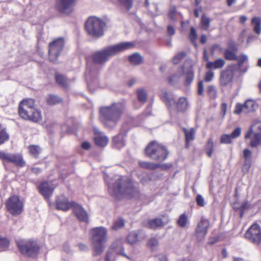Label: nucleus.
Returning <instances> with one entry per match:
<instances>
[{
  "instance_id": "nucleus-1",
  "label": "nucleus",
  "mask_w": 261,
  "mask_h": 261,
  "mask_svg": "<svg viewBox=\"0 0 261 261\" xmlns=\"http://www.w3.org/2000/svg\"><path fill=\"white\" fill-rule=\"evenodd\" d=\"M108 184L110 194L116 197L124 195L128 197H137L139 190L134 185L133 182L127 177L116 176L114 181L111 183L109 178H105Z\"/></svg>"
},
{
  "instance_id": "nucleus-2",
  "label": "nucleus",
  "mask_w": 261,
  "mask_h": 261,
  "mask_svg": "<svg viewBox=\"0 0 261 261\" xmlns=\"http://www.w3.org/2000/svg\"><path fill=\"white\" fill-rule=\"evenodd\" d=\"M125 109L124 101L112 103L110 106L100 109V117L105 126L114 128L120 120Z\"/></svg>"
},
{
  "instance_id": "nucleus-3",
  "label": "nucleus",
  "mask_w": 261,
  "mask_h": 261,
  "mask_svg": "<svg viewBox=\"0 0 261 261\" xmlns=\"http://www.w3.org/2000/svg\"><path fill=\"white\" fill-rule=\"evenodd\" d=\"M134 46V44L133 42H125L107 46L94 53L92 55L93 61L95 64L102 65L107 62L110 57L116 55L119 53L130 49Z\"/></svg>"
},
{
  "instance_id": "nucleus-4",
  "label": "nucleus",
  "mask_w": 261,
  "mask_h": 261,
  "mask_svg": "<svg viewBox=\"0 0 261 261\" xmlns=\"http://www.w3.org/2000/svg\"><path fill=\"white\" fill-rule=\"evenodd\" d=\"M19 114L25 120L38 122L42 119L41 112L35 107V101L33 99H24L21 101L19 106Z\"/></svg>"
},
{
  "instance_id": "nucleus-5",
  "label": "nucleus",
  "mask_w": 261,
  "mask_h": 261,
  "mask_svg": "<svg viewBox=\"0 0 261 261\" xmlns=\"http://www.w3.org/2000/svg\"><path fill=\"white\" fill-rule=\"evenodd\" d=\"M92 243L93 245V256L101 254L104 249V244L107 240V230L104 227L94 228L91 230Z\"/></svg>"
},
{
  "instance_id": "nucleus-6",
  "label": "nucleus",
  "mask_w": 261,
  "mask_h": 261,
  "mask_svg": "<svg viewBox=\"0 0 261 261\" xmlns=\"http://www.w3.org/2000/svg\"><path fill=\"white\" fill-rule=\"evenodd\" d=\"M146 155L150 159L159 161H163L168 156V152L166 148L156 141L151 142L145 149Z\"/></svg>"
},
{
  "instance_id": "nucleus-7",
  "label": "nucleus",
  "mask_w": 261,
  "mask_h": 261,
  "mask_svg": "<svg viewBox=\"0 0 261 261\" xmlns=\"http://www.w3.org/2000/svg\"><path fill=\"white\" fill-rule=\"evenodd\" d=\"M104 22L96 17H90L86 21L85 27L88 34L93 37H99L103 34Z\"/></svg>"
},
{
  "instance_id": "nucleus-8",
  "label": "nucleus",
  "mask_w": 261,
  "mask_h": 261,
  "mask_svg": "<svg viewBox=\"0 0 261 261\" xmlns=\"http://www.w3.org/2000/svg\"><path fill=\"white\" fill-rule=\"evenodd\" d=\"M18 248L21 253L31 257H35L39 253V247L35 241L18 240L16 241Z\"/></svg>"
},
{
  "instance_id": "nucleus-9",
  "label": "nucleus",
  "mask_w": 261,
  "mask_h": 261,
  "mask_svg": "<svg viewBox=\"0 0 261 261\" xmlns=\"http://www.w3.org/2000/svg\"><path fill=\"white\" fill-rule=\"evenodd\" d=\"M250 138V146L257 147L261 144V122H257L250 127L245 136V139Z\"/></svg>"
},
{
  "instance_id": "nucleus-10",
  "label": "nucleus",
  "mask_w": 261,
  "mask_h": 261,
  "mask_svg": "<svg viewBox=\"0 0 261 261\" xmlns=\"http://www.w3.org/2000/svg\"><path fill=\"white\" fill-rule=\"evenodd\" d=\"M63 38H58L48 45V56L50 61L55 62L60 56L64 46Z\"/></svg>"
},
{
  "instance_id": "nucleus-11",
  "label": "nucleus",
  "mask_w": 261,
  "mask_h": 261,
  "mask_svg": "<svg viewBox=\"0 0 261 261\" xmlns=\"http://www.w3.org/2000/svg\"><path fill=\"white\" fill-rule=\"evenodd\" d=\"M8 211L13 215H18L23 211V203L17 196L10 197L6 202Z\"/></svg>"
},
{
  "instance_id": "nucleus-12",
  "label": "nucleus",
  "mask_w": 261,
  "mask_h": 261,
  "mask_svg": "<svg viewBox=\"0 0 261 261\" xmlns=\"http://www.w3.org/2000/svg\"><path fill=\"white\" fill-rule=\"evenodd\" d=\"M245 237L250 242L256 245L261 243V228L257 223L252 224L246 231Z\"/></svg>"
},
{
  "instance_id": "nucleus-13",
  "label": "nucleus",
  "mask_w": 261,
  "mask_h": 261,
  "mask_svg": "<svg viewBox=\"0 0 261 261\" xmlns=\"http://www.w3.org/2000/svg\"><path fill=\"white\" fill-rule=\"evenodd\" d=\"M76 0H57L56 9L61 13L69 14L73 10Z\"/></svg>"
},
{
  "instance_id": "nucleus-14",
  "label": "nucleus",
  "mask_w": 261,
  "mask_h": 261,
  "mask_svg": "<svg viewBox=\"0 0 261 261\" xmlns=\"http://www.w3.org/2000/svg\"><path fill=\"white\" fill-rule=\"evenodd\" d=\"M111 250V254L110 255V260L114 261L115 259V254L122 255L128 259H130L129 257L124 253V248L121 241H117L114 242L108 251L107 253Z\"/></svg>"
},
{
  "instance_id": "nucleus-15",
  "label": "nucleus",
  "mask_w": 261,
  "mask_h": 261,
  "mask_svg": "<svg viewBox=\"0 0 261 261\" xmlns=\"http://www.w3.org/2000/svg\"><path fill=\"white\" fill-rule=\"evenodd\" d=\"M55 187L49 182L43 181L38 186L39 193L42 195L45 199H48L52 196Z\"/></svg>"
},
{
  "instance_id": "nucleus-16",
  "label": "nucleus",
  "mask_w": 261,
  "mask_h": 261,
  "mask_svg": "<svg viewBox=\"0 0 261 261\" xmlns=\"http://www.w3.org/2000/svg\"><path fill=\"white\" fill-rule=\"evenodd\" d=\"M209 222L206 219H202L198 224L196 229V234L199 241H202L207 232Z\"/></svg>"
},
{
  "instance_id": "nucleus-17",
  "label": "nucleus",
  "mask_w": 261,
  "mask_h": 261,
  "mask_svg": "<svg viewBox=\"0 0 261 261\" xmlns=\"http://www.w3.org/2000/svg\"><path fill=\"white\" fill-rule=\"evenodd\" d=\"M73 212L80 221L85 223L89 222L88 214L87 211L81 205L76 203H74Z\"/></svg>"
},
{
  "instance_id": "nucleus-18",
  "label": "nucleus",
  "mask_w": 261,
  "mask_h": 261,
  "mask_svg": "<svg viewBox=\"0 0 261 261\" xmlns=\"http://www.w3.org/2000/svg\"><path fill=\"white\" fill-rule=\"evenodd\" d=\"M243 158L244 161L242 167V171L244 174H246L249 172L252 165V152L248 149H245L243 150Z\"/></svg>"
},
{
  "instance_id": "nucleus-19",
  "label": "nucleus",
  "mask_w": 261,
  "mask_h": 261,
  "mask_svg": "<svg viewBox=\"0 0 261 261\" xmlns=\"http://www.w3.org/2000/svg\"><path fill=\"white\" fill-rule=\"evenodd\" d=\"M74 203H75L73 202H69L65 196L61 195L57 199L56 207L58 210L67 211L71 207L73 208Z\"/></svg>"
},
{
  "instance_id": "nucleus-20",
  "label": "nucleus",
  "mask_w": 261,
  "mask_h": 261,
  "mask_svg": "<svg viewBox=\"0 0 261 261\" xmlns=\"http://www.w3.org/2000/svg\"><path fill=\"white\" fill-rule=\"evenodd\" d=\"M241 134V128L236 127L231 134H223L221 136L220 143L221 144H229L232 143V140L238 138Z\"/></svg>"
},
{
  "instance_id": "nucleus-21",
  "label": "nucleus",
  "mask_w": 261,
  "mask_h": 261,
  "mask_svg": "<svg viewBox=\"0 0 261 261\" xmlns=\"http://www.w3.org/2000/svg\"><path fill=\"white\" fill-rule=\"evenodd\" d=\"M233 77V73L231 70H224L221 73L220 83L222 86H226L232 81Z\"/></svg>"
},
{
  "instance_id": "nucleus-22",
  "label": "nucleus",
  "mask_w": 261,
  "mask_h": 261,
  "mask_svg": "<svg viewBox=\"0 0 261 261\" xmlns=\"http://www.w3.org/2000/svg\"><path fill=\"white\" fill-rule=\"evenodd\" d=\"M160 96L168 108H171L175 103L173 95L169 94L166 90H161Z\"/></svg>"
},
{
  "instance_id": "nucleus-23",
  "label": "nucleus",
  "mask_w": 261,
  "mask_h": 261,
  "mask_svg": "<svg viewBox=\"0 0 261 261\" xmlns=\"http://www.w3.org/2000/svg\"><path fill=\"white\" fill-rule=\"evenodd\" d=\"M125 134L120 133L113 138L112 145L113 148L120 149L125 145L124 140Z\"/></svg>"
},
{
  "instance_id": "nucleus-24",
  "label": "nucleus",
  "mask_w": 261,
  "mask_h": 261,
  "mask_svg": "<svg viewBox=\"0 0 261 261\" xmlns=\"http://www.w3.org/2000/svg\"><path fill=\"white\" fill-rule=\"evenodd\" d=\"M225 62L222 58H219L214 62H207L206 67L209 69L222 68L225 65Z\"/></svg>"
},
{
  "instance_id": "nucleus-25",
  "label": "nucleus",
  "mask_w": 261,
  "mask_h": 261,
  "mask_svg": "<svg viewBox=\"0 0 261 261\" xmlns=\"http://www.w3.org/2000/svg\"><path fill=\"white\" fill-rule=\"evenodd\" d=\"M10 163H12L16 166L19 167H23L25 164L22 155L18 153H11Z\"/></svg>"
},
{
  "instance_id": "nucleus-26",
  "label": "nucleus",
  "mask_w": 261,
  "mask_h": 261,
  "mask_svg": "<svg viewBox=\"0 0 261 261\" xmlns=\"http://www.w3.org/2000/svg\"><path fill=\"white\" fill-rule=\"evenodd\" d=\"M245 113H248L255 111L258 108V105L255 101L248 99L244 104Z\"/></svg>"
},
{
  "instance_id": "nucleus-27",
  "label": "nucleus",
  "mask_w": 261,
  "mask_h": 261,
  "mask_svg": "<svg viewBox=\"0 0 261 261\" xmlns=\"http://www.w3.org/2000/svg\"><path fill=\"white\" fill-rule=\"evenodd\" d=\"M139 165L140 167L142 168L152 170H154L156 169L157 168L162 167V165H161L160 164L144 161H139Z\"/></svg>"
},
{
  "instance_id": "nucleus-28",
  "label": "nucleus",
  "mask_w": 261,
  "mask_h": 261,
  "mask_svg": "<svg viewBox=\"0 0 261 261\" xmlns=\"http://www.w3.org/2000/svg\"><path fill=\"white\" fill-rule=\"evenodd\" d=\"M251 25L253 26V31L257 35L261 33V17H254L251 21Z\"/></svg>"
},
{
  "instance_id": "nucleus-29",
  "label": "nucleus",
  "mask_w": 261,
  "mask_h": 261,
  "mask_svg": "<svg viewBox=\"0 0 261 261\" xmlns=\"http://www.w3.org/2000/svg\"><path fill=\"white\" fill-rule=\"evenodd\" d=\"M188 107L187 99L185 97H180L176 103V108L178 111L184 112Z\"/></svg>"
},
{
  "instance_id": "nucleus-30",
  "label": "nucleus",
  "mask_w": 261,
  "mask_h": 261,
  "mask_svg": "<svg viewBox=\"0 0 261 261\" xmlns=\"http://www.w3.org/2000/svg\"><path fill=\"white\" fill-rule=\"evenodd\" d=\"M137 98L138 100L142 103H144L147 101V94L146 91L143 89H139L136 92Z\"/></svg>"
},
{
  "instance_id": "nucleus-31",
  "label": "nucleus",
  "mask_w": 261,
  "mask_h": 261,
  "mask_svg": "<svg viewBox=\"0 0 261 261\" xmlns=\"http://www.w3.org/2000/svg\"><path fill=\"white\" fill-rule=\"evenodd\" d=\"M95 143L97 145L99 146L103 147L106 146L109 142L108 138L106 136H98L95 138L94 139Z\"/></svg>"
},
{
  "instance_id": "nucleus-32",
  "label": "nucleus",
  "mask_w": 261,
  "mask_h": 261,
  "mask_svg": "<svg viewBox=\"0 0 261 261\" xmlns=\"http://www.w3.org/2000/svg\"><path fill=\"white\" fill-rule=\"evenodd\" d=\"M9 139V135L7 133L6 129L0 124V145L7 141Z\"/></svg>"
},
{
  "instance_id": "nucleus-33",
  "label": "nucleus",
  "mask_w": 261,
  "mask_h": 261,
  "mask_svg": "<svg viewBox=\"0 0 261 261\" xmlns=\"http://www.w3.org/2000/svg\"><path fill=\"white\" fill-rule=\"evenodd\" d=\"M211 19L205 15L201 16L200 26L202 30H207L210 24Z\"/></svg>"
},
{
  "instance_id": "nucleus-34",
  "label": "nucleus",
  "mask_w": 261,
  "mask_h": 261,
  "mask_svg": "<svg viewBox=\"0 0 261 261\" xmlns=\"http://www.w3.org/2000/svg\"><path fill=\"white\" fill-rule=\"evenodd\" d=\"M148 224L150 228L153 229L164 225L162 220L160 218L149 220L148 222Z\"/></svg>"
},
{
  "instance_id": "nucleus-35",
  "label": "nucleus",
  "mask_w": 261,
  "mask_h": 261,
  "mask_svg": "<svg viewBox=\"0 0 261 261\" xmlns=\"http://www.w3.org/2000/svg\"><path fill=\"white\" fill-rule=\"evenodd\" d=\"M28 149L30 153L35 158H37L41 151V148L39 146L35 145L29 146Z\"/></svg>"
},
{
  "instance_id": "nucleus-36",
  "label": "nucleus",
  "mask_w": 261,
  "mask_h": 261,
  "mask_svg": "<svg viewBox=\"0 0 261 261\" xmlns=\"http://www.w3.org/2000/svg\"><path fill=\"white\" fill-rule=\"evenodd\" d=\"M130 62L135 65L140 64L142 62V58L139 54L135 53L128 57Z\"/></svg>"
},
{
  "instance_id": "nucleus-37",
  "label": "nucleus",
  "mask_w": 261,
  "mask_h": 261,
  "mask_svg": "<svg viewBox=\"0 0 261 261\" xmlns=\"http://www.w3.org/2000/svg\"><path fill=\"white\" fill-rule=\"evenodd\" d=\"M224 55V58L229 61H234L237 59V56L235 51L229 49H225Z\"/></svg>"
},
{
  "instance_id": "nucleus-38",
  "label": "nucleus",
  "mask_w": 261,
  "mask_h": 261,
  "mask_svg": "<svg viewBox=\"0 0 261 261\" xmlns=\"http://www.w3.org/2000/svg\"><path fill=\"white\" fill-rule=\"evenodd\" d=\"M47 103L49 105H54L59 103L61 99L56 95H49L46 98Z\"/></svg>"
},
{
  "instance_id": "nucleus-39",
  "label": "nucleus",
  "mask_w": 261,
  "mask_h": 261,
  "mask_svg": "<svg viewBox=\"0 0 261 261\" xmlns=\"http://www.w3.org/2000/svg\"><path fill=\"white\" fill-rule=\"evenodd\" d=\"M194 134H195V131L193 128H191L189 131L185 132L186 140V147L187 148L189 147V142L194 140Z\"/></svg>"
},
{
  "instance_id": "nucleus-40",
  "label": "nucleus",
  "mask_w": 261,
  "mask_h": 261,
  "mask_svg": "<svg viewBox=\"0 0 261 261\" xmlns=\"http://www.w3.org/2000/svg\"><path fill=\"white\" fill-rule=\"evenodd\" d=\"M188 217L185 213L181 214L177 221L178 225L181 227H186L188 223Z\"/></svg>"
},
{
  "instance_id": "nucleus-41",
  "label": "nucleus",
  "mask_w": 261,
  "mask_h": 261,
  "mask_svg": "<svg viewBox=\"0 0 261 261\" xmlns=\"http://www.w3.org/2000/svg\"><path fill=\"white\" fill-rule=\"evenodd\" d=\"M127 240L128 243L133 244L138 241V234L136 232H130L127 238Z\"/></svg>"
},
{
  "instance_id": "nucleus-42",
  "label": "nucleus",
  "mask_w": 261,
  "mask_h": 261,
  "mask_svg": "<svg viewBox=\"0 0 261 261\" xmlns=\"http://www.w3.org/2000/svg\"><path fill=\"white\" fill-rule=\"evenodd\" d=\"M56 81L58 84L61 85L63 87H66L67 85V79L66 78L62 75L61 74H56Z\"/></svg>"
},
{
  "instance_id": "nucleus-43",
  "label": "nucleus",
  "mask_w": 261,
  "mask_h": 261,
  "mask_svg": "<svg viewBox=\"0 0 261 261\" xmlns=\"http://www.w3.org/2000/svg\"><path fill=\"white\" fill-rule=\"evenodd\" d=\"M11 154V153L0 151V160L3 161L4 165L5 162L10 163Z\"/></svg>"
},
{
  "instance_id": "nucleus-44",
  "label": "nucleus",
  "mask_w": 261,
  "mask_h": 261,
  "mask_svg": "<svg viewBox=\"0 0 261 261\" xmlns=\"http://www.w3.org/2000/svg\"><path fill=\"white\" fill-rule=\"evenodd\" d=\"M120 4L126 9L130 10L133 6V0H119Z\"/></svg>"
},
{
  "instance_id": "nucleus-45",
  "label": "nucleus",
  "mask_w": 261,
  "mask_h": 261,
  "mask_svg": "<svg viewBox=\"0 0 261 261\" xmlns=\"http://www.w3.org/2000/svg\"><path fill=\"white\" fill-rule=\"evenodd\" d=\"M186 54L182 51L176 55L173 58V63L176 65L178 64L182 59V58L186 56Z\"/></svg>"
},
{
  "instance_id": "nucleus-46",
  "label": "nucleus",
  "mask_w": 261,
  "mask_h": 261,
  "mask_svg": "<svg viewBox=\"0 0 261 261\" xmlns=\"http://www.w3.org/2000/svg\"><path fill=\"white\" fill-rule=\"evenodd\" d=\"M180 76L178 74H174L168 79V82L170 85H174L179 81Z\"/></svg>"
},
{
  "instance_id": "nucleus-47",
  "label": "nucleus",
  "mask_w": 261,
  "mask_h": 261,
  "mask_svg": "<svg viewBox=\"0 0 261 261\" xmlns=\"http://www.w3.org/2000/svg\"><path fill=\"white\" fill-rule=\"evenodd\" d=\"M124 225V221L122 219L117 220L112 226V229L114 230L118 229Z\"/></svg>"
},
{
  "instance_id": "nucleus-48",
  "label": "nucleus",
  "mask_w": 261,
  "mask_h": 261,
  "mask_svg": "<svg viewBox=\"0 0 261 261\" xmlns=\"http://www.w3.org/2000/svg\"><path fill=\"white\" fill-rule=\"evenodd\" d=\"M248 58L247 55H242L239 57L237 56V59L236 60L238 61V65L239 67H241L243 63L248 61Z\"/></svg>"
},
{
  "instance_id": "nucleus-49",
  "label": "nucleus",
  "mask_w": 261,
  "mask_h": 261,
  "mask_svg": "<svg viewBox=\"0 0 261 261\" xmlns=\"http://www.w3.org/2000/svg\"><path fill=\"white\" fill-rule=\"evenodd\" d=\"M197 35L195 29L192 27L190 28V33L189 34V38L192 42H195L197 39Z\"/></svg>"
},
{
  "instance_id": "nucleus-50",
  "label": "nucleus",
  "mask_w": 261,
  "mask_h": 261,
  "mask_svg": "<svg viewBox=\"0 0 261 261\" xmlns=\"http://www.w3.org/2000/svg\"><path fill=\"white\" fill-rule=\"evenodd\" d=\"M242 112L245 113L244 105L238 103L235 106L234 113L236 114H240Z\"/></svg>"
},
{
  "instance_id": "nucleus-51",
  "label": "nucleus",
  "mask_w": 261,
  "mask_h": 261,
  "mask_svg": "<svg viewBox=\"0 0 261 261\" xmlns=\"http://www.w3.org/2000/svg\"><path fill=\"white\" fill-rule=\"evenodd\" d=\"M148 246L152 249H154L159 245V242L155 238H151L149 239L147 243Z\"/></svg>"
},
{
  "instance_id": "nucleus-52",
  "label": "nucleus",
  "mask_w": 261,
  "mask_h": 261,
  "mask_svg": "<svg viewBox=\"0 0 261 261\" xmlns=\"http://www.w3.org/2000/svg\"><path fill=\"white\" fill-rule=\"evenodd\" d=\"M9 241L6 238L0 237V248L5 249L8 247Z\"/></svg>"
},
{
  "instance_id": "nucleus-53",
  "label": "nucleus",
  "mask_w": 261,
  "mask_h": 261,
  "mask_svg": "<svg viewBox=\"0 0 261 261\" xmlns=\"http://www.w3.org/2000/svg\"><path fill=\"white\" fill-rule=\"evenodd\" d=\"M196 202L197 204L201 207L204 206L205 204V200L202 196L200 194H198L196 198Z\"/></svg>"
},
{
  "instance_id": "nucleus-54",
  "label": "nucleus",
  "mask_w": 261,
  "mask_h": 261,
  "mask_svg": "<svg viewBox=\"0 0 261 261\" xmlns=\"http://www.w3.org/2000/svg\"><path fill=\"white\" fill-rule=\"evenodd\" d=\"M194 78V74L192 71H189L187 73L186 78V84L190 85L193 81Z\"/></svg>"
},
{
  "instance_id": "nucleus-55",
  "label": "nucleus",
  "mask_w": 261,
  "mask_h": 261,
  "mask_svg": "<svg viewBox=\"0 0 261 261\" xmlns=\"http://www.w3.org/2000/svg\"><path fill=\"white\" fill-rule=\"evenodd\" d=\"M214 73L212 71L210 70L206 72L204 80L205 82H211L214 77Z\"/></svg>"
},
{
  "instance_id": "nucleus-56",
  "label": "nucleus",
  "mask_w": 261,
  "mask_h": 261,
  "mask_svg": "<svg viewBox=\"0 0 261 261\" xmlns=\"http://www.w3.org/2000/svg\"><path fill=\"white\" fill-rule=\"evenodd\" d=\"M204 90V86L203 84V81H200L198 83V93L199 95H201L203 93Z\"/></svg>"
},
{
  "instance_id": "nucleus-57",
  "label": "nucleus",
  "mask_w": 261,
  "mask_h": 261,
  "mask_svg": "<svg viewBox=\"0 0 261 261\" xmlns=\"http://www.w3.org/2000/svg\"><path fill=\"white\" fill-rule=\"evenodd\" d=\"M156 261H167V257L163 254H160L155 256Z\"/></svg>"
},
{
  "instance_id": "nucleus-58",
  "label": "nucleus",
  "mask_w": 261,
  "mask_h": 261,
  "mask_svg": "<svg viewBox=\"0 0 261 261\" xmlns=\"http://www.w3.org/2000/svg\"><path fill=\"white\" fill-rule=\"evenodd\" d=\"M213 141L212 138H210L207 141L206 148L207 149H213Z\"/></svg>"
},
{
  "instance_id": "nucleus-59",
  "label": "nucleus",
  "mask_w": 261,
  "mask_h": 261,
  "mask_svg": "<svg viewBox=\"0 0 261 261\" xmlns=\"http://www.w3.org/2000/svg\"><path fill=\"white\" fill-rule=\"evenodd\" d=\"M167 33L169 35H173L175 33V30L173 27L171 25H169L167 28Z\"/></svg>"
},
{
  "instance_id": "nucleus-60",
  "label": "nucleus",
  "mask_w": 261,
  "mask_h": 261,
  "mask_svg": "<svg viewBox=\"0 0 261 261\" xmlns=\"http://www.w3.org/2000/svg\"><path fill=\"white\" fill-rule=\"evenodd\" d=\"M176 12L175 8L171 9L169 13V17L172 20H175V14Z\"/></svg>"
},
{
  "instance_id": "nucleus-61",
  "label": "nucleus",
  "mask_w": 261,
  "mask_h": 261,
  "mask_svg": "<svg viewBox=\"0 0 261 261\" xmlns=\"http://www.w3.org/2000/svg\"><path fill=\"white\" fill-rule=\"evenodd\" d=\"M31 171L32 172L36 174H38L41 172V169H40L39 168L32 167L31 168Z\"/></svg>"
},
{
  "instance_id": "nucleus-62",
  "label": "nucleus",
  "mask_w": 261,
  "mask_h": 261,
  "mask_svg": "<svg viewBox=\"0 0 261 261\" xmlns=\"http://www.w3.org/2000/svg\"><path fill=\"white\" fill-rule=\"evenodd\" d=\"M91 145L88 142H84L82 144V147L84 149H88L90 148Z\"/></svg>"
},
{
  "instance_id": "nucleus-63",
  "label": "nucleus",
  "mask_w": 261,
  "mask_h": 261,
  "mask_svg": "<svg viewBox=\"0 0 261 261\" xmlns=\"http://www.w3.org/2000/svg\"><path fill=\"white\" fill-rule=\"evenodd\" d=\"M79 249L82 251H87L88 250V248L87 245L83 244H80L78 245Z\"/></svg>"
},
{
  "instance_id": "nucleus-64",
  "label": "nucleus",
  "mask_w": 261,
  "mask_h": 261,
  "mask_svg": "<svg viewBox=\"0 0 261 261\" xmlns=\"http://www.w3.org/2000/svg\"><path fill=\"white\" fill-rule=\"evenodd\" d=\"M200 42L202 43V44H204L206 42V37L205 35H202L200 37Z\"/></svg>"
}]
</instances>
